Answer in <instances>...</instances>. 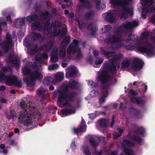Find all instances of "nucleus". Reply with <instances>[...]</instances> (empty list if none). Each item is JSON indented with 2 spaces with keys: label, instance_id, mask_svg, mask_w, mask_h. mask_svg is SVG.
I'll return each mask as SVG.
<instances>
[{
  "label": "nucleus",
  "instance_id": "1",
  "mask_svg": "<svg viewBox=\"0 0 155 155\" xmlns=\"http://www.w3.org/2000/svg\"><path fill=\"white\" fill-rule=\"evenodd\" d=\"M33 110L27 108L20 112L18 115L19 122L26 127L31 125L33 123Z\"/></svg>",
  "mask_w": 155,
  "mask_h": 155
},
{
  "label": "nucleus",
  "instance_id": "2",
  "mask_svg": "<svg viewBox=\"0 0 155 155\" xmlns=\"http://www.w3.org/2000/svg\"><path fill=\"white\" fill-rule=\"evenodd\" d=\"M138 22L136 21H134L131 22L127 21L123 23L121 26L117 27L114 28V31L116 36L121 38L123 34L126 31L131 30L134 27L138 25Z\"/></svg>",
  "mask_w": 155,
  "mask_h": 155
},
{
  "label": "nucleus",
  "instance_id": "3",
  "mask_svg": "<svg viewBox=\"0 0 155 155\" xmlns=\"http://www.w3.org/2000/svg\"><path fill=\"white\" fill-rule=\"evenodd\" d=\"M77 95L76 92L73 91L68 94L66 93L62 96L58 97V105L59 106L60 105L64 107H71V104L69 103H72L74 101Z\"/></svg>",
  "mask_w": 155,
  "mask_h": 155
},
{
  "label": "nucleus",
  "instance_id": "4",
  "mask_svg": "<svg viewBox=\"0 0 155 155\" xmlns=\"http://www.w3.org/2000/svg\"><path fill=\"white\" fill-rule=\"evenodd\" d=\"M132 0H110V2L112 5L119 6L122 7L123 10L127 15L133 14V10L131 8H127L126 5H128Z\"/></svg>",
  "mask_w": 155,
  "mask_h": 155
},
{
  "label": "nucleus",
  "instance_id": "5",
  "mask_svg": "<svg viewBox=\"0 0 155 155\" xmlns=\"http://www.w3.org/2000/svg\"><path fill=\"white\" fill-rule=\"evenodd\" d=\"M78 41L76 39H74L67 48V54H70L72 52L73 54H75L78 50L77 55V59L81 58L82 57V54L80 49L78 48Z\"/></svg>",
  "mask_w": 155,
  "mask_h": 155
},
{
  "label": "nucleus",
  "instance_id": "6",
  "mask_svg": "<svg viewBox=\"0 0 155 155\" xmlns=\"http://www.w3.org/2000/svg\"><path fill=\"white\" fill-rule=\"evenodd\" d=\"M136 48L140 52L146 53L147 56H150L153 54V46L147 41L145 42L144 45L137 46Z\"/></svg>",
  "mask_w": 155,
  "mask_h": 155
},
{
  "label": "nucleus",
  "instance_id": "7",
  "mask_svg": "<svg viewBox=\"0 0 155 155\" xmlns=\"http://www.w3.org/2000/svg\"><path fill=\"white\" fill-rule=\"evenodd\" d=\"M154 2V0H141V3L143 6H146L143 8L141 9V17L145 19L148 14L150 13V7L152 5Z\"/></svg>",
  "mask_w": 155,
  "mask_h": 155
},
{
  "label": "nucleus",
  "instance_id": "8",
  "mask_svg": "<svg viewBox=\"0 0 155 155\" xmlns=\"http://www.w3.org/2000/svg\"><path fill=\"white\" fill-rule=\"evenodd\" d=\"M30 80L29 78L27 77L25 78L23 81L28 86H32L35 84L34 81L40 78V73L38 70H35L32 72H31L29 75Z\"/></svg>",
  "mask_w": 155,
  "mask_h": 155
},
{
  "label": "nucleus",
  "instance_id": "9",
  "mask_svg": "<svg viewBox=\"0 0 155 155\" xmlns=\"http://www.w3.org/2000/svg\"><path fill=\"white\" fill-rule=\"evenodd\" d=\"M144 65L142 60L138 58L134 59L132 63L131 68L135 71H137L142 68Z\"/></svg>",
  "mask_w": 155,
  "mask_h": 155
},
{
  "label": "nucleus",
  "instance_id": "10",
  "mask_svg": "<svg viewBox=\"0 0 155 155\" xmlns=\"http://www.w3.org/2000/svg\"><path fill=\"white\" fill-rule=\"evenodd\" d=\"M110 87V85L108 84H106L102 85L101 91L103 95L99 99L100 103H103L105 101V98L107 97L108 94V90Z\"/></svg>",
  "mask_w": 155,
  "mask_h": 155
},
{
  "label": "nucleus",
  "instance_id": "11",
  "mask_svg": "<svg viewBox=\"0 0 155 155\" xmlns=\"http://www.w3.org/2000/svg\"><path fill=\"white\" fill-rule=\"evenodd\" d=\"M103 68L107 70V73L110 72L113 74H115L117 72V68L115 64H109L108 62H106L103 64Z\"/></svg>",
  "mask_w": 155,
  "mask_h": 155
},
{
  "label": "nucleus",
  "instance_id": "12",
  "mask_svg": "<svg viewBox=\"0 0 155 155\" xmlns=\"http://www.w3.org/2000/svg\"><path fill=\"white\" fill-rule=\"evenodd\" d=\"M108 76L107 70L103 68L102 71L97 77V80L101 84H103L108 81Z\"/></svg>",
  "mask_w": 155,
  "mask_h": 155
},
{
  "label": "nucleus",
  "instance_id": "13",
  "mask_svg": "<svg viewBox=\"0 0 155 155\" xmlns=\"http://www.w3.org/2000/svg\"><path fill=\"white\" fill-rule=\"evenodd\" d=\"M69 84H64L63 86V89L61 90H58L55 91L54 93V95L55 97H60L64 94H66L69 90Z\"/></svg>",
  "mask_w": 155,
  "mask_h": 155
},
{
  "label": "nucleus",
  "instance_id": "14",
  "mask_svg": "<svg viewBox=\"0 0 155 155\" xmlns=\"http://www.w3.org/2000/svg\"><path fill=\"white\" fill-rule=\"evenodd\" d=\"M80 3L77 6V11L80 12L84 10V8H89L91 7L90 2L86 0H79Z\"/></svg>",
  "mask_w": 155,
  "mask_h": 155
},
{
  "label": "nucleus",
  "instance_id": "15",
  "mask_svg": "<svg viewBox=\"0 0 155 155\" xmlns=\"http://www.w3.org/2000/svg\"><path fill=\"white\" fill-rule=\"evenodd\" d=\"M128 111L129 114L134 118L139 119L142 117L141 111L139 109L130 107L128 108Z\"/></svg>",
  "mask_w": 155,
  "mask_h": 155
},
{
  "label": "nucleus",
  "instance_id": "16",
  "mask_svg": "<svg viewBox=\"0 0 155 155\" xmlns=\"http://www.w3.org/2000/svg\"><path fill=\"white\" fill-rule=\"evenodd\" d=\"M121 37L113 35L111 37L107 38L105 40V42L107 43L114 44L121 42Z\"/></svg>",
  "mask_w": 155,
  "mask_h": 155
},
{
  "label": "nucleus",
  "instance_id": "17",
  "mask_svg": "<svg viewBox=\"0 0 155 155\" xmlns=\"http://www.w3.org/2000/svg\"><path fill=\"white\" fill-rule=\"evenodd\" d=\"M87 126L84 120L81 121L79 127L78 128H74L73 131L74 134H78L80 132L84 133L86 131Z\"/></svg>",
  "mask_w": 155,
  "mask_h": 155
},
{
  "label": "nucleus",
  "instance_id": "18",
  "mask_svg": "<svg viewBox=\"0 0 155 155\" xmlns=\"http://www.w3.org/2000/svg\"><path fill=\"white\" fill-rule=\"evenodd\" d=\"M40 15L45 17V28L44 29V33L48 35V12L47 11L44 13L41 12Z\"/></svg>",
  "mask_w": 155,
  "mask_h": 155
},
{
  "label": "nucleus",
  "instance_id": "19",
  "mask_svg": "<svg viewBox=\"0 0 155 155\" xmlns=\"http://www.w3.org/2000/svg\"><path fill=\"white\" fill-rule=\"evenodd\" d=\"M67 29L65 31L64 29H58L57 30H55L53 31L51 35V37H55L60 35L61 37H63L66 35Z\"/></svg>",
  "mask_w": 155,
  "mask_h": 155
},
{
  "label": "nucleus",
  "instance_id": "20",
  "mask_svg": "<svg viewBox=\"0 0 155 155\" xmlns=\"http://www.w3.org/2000/svg\"><path fill=\"white\" fill-rule=\"evenodd\" d=\"M3 76L4 78L3 81H5L7 85L11 86L13 85L16 77L14 75L8 77L5 75H3Z\"/></svg>",
  "mask_w": 155,
  "mask_h": 155
},
{
  "label": "nucleus",
  "instance_id": "21",
  "mask_svg": "<svg viewBox=\"0 0 155 155\" xmlns=\"http://www.w3.org/2000/svg\"><path fill=\"white\" fill-rule=\"evenodd\" d=\"M46 91L42 87L39 88L37 90V93L41 101H42L45 98V94Z\"/></svg>",
  "mask_w": 155,
  "mask_h": 155
},
{
  "label": "nucleus",
  "instance_id": "22",
  "mask_svg": "<svg viewBox=\"0 0 155 155\" xmlns=\"http://www.w3.org/2000/svg\"><path fill=\"white\" fill-rule=\"evenodd\" d=\"M106 15L105 18V20L110 23H114L116 22L115 15L112 12L107 13L106 15L105 14H104Z\"/></svg>",
  "mask_w": 155,
  "mask_h": 155
},
{
  "label": "nucleus",
  "instance_id": "23",
  "mask_svg": "<svg viewBox=\"0 0 155 155\" xmlns=\"http://www.w3.org/2000/svg\"><path fill=\"white\" fill-rule=\"evenodd\" d=\"M68 71L66 73V77H72L75 76L78 73V70L75 68H68Z\"/></svg>",
  "mask_w": 155,
  "mask_h": 155
},
{
  "label": "nucleus",
  "instance_id": "24",
  "mask_svg": "<svg viewBox=\"0 0 155 155\" xmlns=\"http://www.w3.org/2000/svg\"><path fill=\"white\" fill-rule=\"evenodd\" d=\"M8 60L9 62L15 65L16 67H19L20 63V61L17 59V58L13 55L11 54L9 56Z\"/></svg>",
  "mask_w": 155,
  "mask_h": 155
},
{
  "label": "nucleus",
  "instance_id": "25",
  "mask_svg": "<svg viewBox=\"0 0 155 155\" xmlns=\"http://www.w3.org/2000/svg\"><path fill=\"white\" fill-rule=\"evenodd\" d=\"M69 87L72 89L77 90L81 86L80 84L75 80H72L69 82Z\"/></svg>",
  "mask_w": 155,
  "mask_h": 155
},
{
  "label": "nucleus",
  "instance_id": "26",
  "mask_svg": "<svg viewBox=\"0 0 155 155\" xmlns=\"http://www.w3.org/2000/svg\"><path fill=\"white\" fill-rule=\"evenodd\" d=\"M39 18L38 15L35 13L30 15L27 16L26 18V21L28 23H30L32 22L37 20Z\"/></svg>",
  "mask_w": 155,
  "mask_h": 155
},
{
  "label": "nucleus",
  "instance_id": "27",
  "mask_svg": "<svg viewBox=\"0 0 155 155\" xmlns=\"http://www.w3.org/2000/svg\"><path fill=\"white\" fill-rule=\"evenodd\" d=\"M47 54L45 53L40 54L39 55H38L35 57V60L36 61L43 62L45 60L48 58Z\"/></svg>",
  "mask_w": 155,
  "mask_h": 155
},
{
  "label": "nucleus",
  "instance_id": "28",
  "mask_svg": "<svg viewBox=\"0 0 155 155\" xmlns=\"http://www.w3.org/2000/svg\"><path fill=\"white\" fill-rule=\"evenodd\" d=\"M137 36L135 34H129L127 38L126 39V41L127 42H130L131 43L132 42H136L138 40Z\"/></svg>",
  "mask_w": 155,
  "mask_h": 155
},
{
  "label": "nucleus",
  "instance_id": "29",
  "mask_svg": "<svg viewBox=\"0 0 155 155\" xmlns=\"http://www.w3.org/2000/svg\"><path fill=\"white\" fill-rule=\"evenodd\" d=\"M31 47L33 48H31L28 49V53L30 55H33L36 53L38 51V45L36 44H34Z\"/></svg>",
  "mask_w": 155,
  "mask_h": 155
},
{
  "label": "nucleus",
  "instance_id": "30",
  "mask_svg": "<svg viewBox=\"0 0 155 155\" xmlns=\"http://www.w3.org/2000/svg\"><path fill=\"white\" fill-rule=\"evenodd\" d=\"M87 29L90 31V35L92 36H94L97 31L96 27L91 24L87 26Z\"/></svg>",
  "mask_w": 155,
  "mask_h": 155
},
{
  "label": "nucleus",
  "instance_id": "31",
  "mask_svg": "<svg viewBox=\"0 0 155 155\" xmlns=\"http://www.w3.org/2000/svg\"><path fill=\"white\" fill-rule=\"evenodd\" d=\"M62 115L61 116L62 117H64L63 115L65 116L68 115L70 114H74L75 113V110L73 109H65L61 110V111Z\"/></svg>",
  "mask_w": 155,
  "mask_h": 155
},
{
  "label": "nucleus",
  "instance_id": "32",
  "mask_svg": "<svg viewBox=\"0 0 155 155\" xmlns=\"http://www.w3.org/2000/svg\"><path fill=\"white\" fill-rule=\"evenodd\" d=\"M54 78L56 82L59 83L64 79V75L62 73L58 72L55 75Z\"/></svg>",
  "mask_w": 155,
  "mask_h": 155
},
{
  "label": "nucleus",
  "instance_id": "33",
  "mask_svg": "<svg viewBox=\"0 0 155 155\" xmlns=\"http://www.w3.org/2000/svg\"><path fill=\"white\" fill-rule=\"evenodd\" d=\"M62 25V23L61 21L57 20L55 21L51 24V27L53 28V31L58 30L57 28H60Z\"/></svg>",
  "mask_w": 155,
  "mask_h": 155
},
{
  "label": "nucleus",
  "instance_id": "34",
  "mask_svg": "<svg viewBox=\"0 0 155 155\" xmlns=\"http://www.w3.org/2000/svg\"><path fill=\"white\" fill-rule=\"evenodd\" d=\"M101 51L106 57L108 58L113 57L114 54H115L114 52L107 51L103 48L101 49Z\"/></svg>",
  "mask_w": 155,
  "mask_h": 155
},
{
  "label": "nucleus",
  "instance_id": "35",
  "mask_svg": "<svg viewBox=\"0 0 155 155\" xmlns=\"http://www.w3.org/2000/svg\"><path fill=\"white\" fill-rule=\"evenodd\" d=\"M70 41V38L68 36L65 37L60 44V47H63L66 48L67 45Z\"/></svg>",
  "mask_w": 155,
  "mask_h": 155
},
{
  "label": "nucleus",
  "instance_id": "36",
  "mask_svg": "<svg viewBox=\"0 0 155 155\" xmlns=\"http://www.w3.org/2000/svg\"><path fill=\"white\" fill-rule=\"evenodd\" d=\"M145 130L144 128L142 127H139L137 128L134 130V132L137 134L144 136V134Z\"/></svg>",
  "mask_w": 155,
  "mask_h": 155
},
{
  "label": "nucleus",
  "instance_id": "37",
  "mask_svg": "<svg viewBox=\"0 0 155 155\" xmlns=\"http://www.w3.org/2000/svg\"><path fill=\"white\" fill-rule=\"evenodd\" d=\"M31 28L33 30L38 29V31H41L42 29V27L39 22L33 23L31 24Z\"/></svg>",
  "mask_w": 155,
  "mask_h": 155
},
{
  "label": "nucleus",
  "instance_id": "38",
  "mask_svg": "<svg viewBox=\"0 0 155 155\" xmlns=\"http://www.w3.org/2000/svg\"><path fill=\"white\" fill-rule=\"evenodd\" d=\"M58 49L56 48V52L51 55L50 61L52 63L55 62L58 60Z\"/></svg>",
  "mask_w": 155,
  "mask_h": 155
},
{
  "label": "nucleus",
  "instance_id": "39",
  "mask_svg": "<svg viewBox=\"0 0 155 155\" xmlns=\"http://www.w3.org/2000/svg\"><path fill=\"white\" fill-rule=\"evenodd\" d=\"M31 38L34 41H37L39 40L41 38V35L38 33L37 34L35 32H33L31 35Z\"/></svg>",
  "mask_w": 155,
  "mask_h": 155
},
{
  "label": "nucleus",
  "instance_id": "40",
  "mask_svg": "<svg viewBox=\"0 0 155 155\" xmlns=\"http://www.w3.org/2000/svg\"><path fill=\"white\" fill-rule=\"evenodd\" d=\"M89 141L93 148L94 149H96L97 147L98 146V143L96 140L94 138H91L89 139Z\"/></svg>",
  "mask_w": 155,
  "mask_h": 155
},
{
  "label": "nucleus",
  "instance_id": "41",
  "mask_svg": "<svg viewBox=\"0 0 155 155\" xmlns=\"http://www.w3.org/2000/svg\"><path fill=\"white\" fill-rule=\"evenodd\" d=\"M66 48L61 47L60 50L59 51V57L61 58H64L66 55Z\"/></svg>",
  "mask_w": 155,
  "mask_h": 155
},
{
  "label": "nucleus",
  "instance_id": "42",
  "mask_svg": "<svg viewBox=\"0 0 155 155\" xmlns=\"http://www.w3.org/2000/svg\"><path fill=\"white\" fill-rule=\"evenodd\" d=\"M130 137L131 139L137 142L139 144L142 142V139L139 138L138 136H136L134 135H132L130 136Z\"/></svg>",
  "mask_w": 155,
  "mask_h": 155
},
{
  "label": "nucleus",
  "instance_id": "43",
  "mask_svg": "<svg viewBox=\"0 0 155 155\" xmlns=\"http://www.w3.org/2000/svg\"><path fill=\"white\" fill-rule=\"evenodd\" d=\"M107 120L105 118H101L99 120V124L100 126L103 128L107 127Z\"/></svg>",
  "mask_w": 155,
  "mask_h": 155
},
{
  "label": "nucleus",
  "instance_id": "44",
  "mask_svg": "<svg viewBox=\"0 0 155 155\" xmlns=\"http://www.w3.org/2000/svg\"><path fill=\"white\" fill-rule=\"evenodd\" d=\"M124 45L121 43L117 44L115 45H113L111 46V48L114 50L120 49L121 48H123Z\"/></svg>",
  "mask_w": 155,
  "mask_h": 155
},
{
  "label": "nucleus",
  "instance_id": "45",
  "mask_svg": "<svg viewBox=\"0 0 155 155\" xmlns=\"http://www.w3.org/2000/svg\"><path fill=\"white\" fill-rule=\"evenodd\" d=\"M130 62L129 61L124 60L121 62V66L123 68H127L130 65Z\"/></svg>",
  "mask_w": 155,
  "mask_h": 155
},
{
  "label": "nucleus",
  "instance_id": "46",
  "mask_svg": "<svg viewBox=\"0 0 155 155\" xmlns=\"http://www.w3.org/2000/svg\"><path fill=\"white\" fill-rule=\"evenodd\" d=\"M6 115L8 119H13L15 116V112L14 111L11 110L10 112L6 113Z\"/></svg>",
  "mask_w": 155,
  "mask_h": 155
},
{
  "label": "nucleus",
  "instance_id": "47",
  "mask_svg": "<svg viewBox=\"0 0 155 155\" xmlns=\"http://www.w3.org/2000/svg\"><path fill=\"white\" fill-rule=\"evenodd\" d=\"M22 71L23 74L24 75H30V74L31 72V70L30 68H28L27 67H25L22 69Z\"/></svg>",
  "mask_w": 155,
  "mask_h": 155
},
{
  "label": "nucleus",
  "instance_id": "48",
  "mask_svg": "<svg viewBox=\"0 0 155 155\" xmlns=\"http://www.w3.org/2000/svg\"><path fill=\"white\" fill-rule=\"evenodd\" d=\"M123 142L127 145L128 146L134 147L135 146L134 143L128 140L124 139Z\"/></svg>",
  "mask_w": 155,
  "mask_h": 155
},
{
  "label": "nucleus",
  "instance_id": "49",
  "mask_svg": "<svg viewBox=\"0 0 155 155\" xmlns=\"http://www.w3.org/2000/svg\"><path fill=\"white\" fill-rule=\"evenodd\" d=\"M22 81L21 80H17V78L16 77L15 81L13 85L16 86L18 87H21Z\"/></svg>",
  "mask_w": 155,
  "mask_h": 155
},
{
  "label": "nucleus",
  "instance_id": "50",
  "mask_svg": "<svg viewBox=\"0 0 155 155\" xmlns=\"http://www.w3.org/2000/svg\"><path fill=\"white\" fill-rule=\"evenodd\" d=\"M94 15V12L93 11H90L87 13L85 14V18L87 20H89L92 18Z\"/></svg>",
  "mask_w": 155,
  "mask_h": 155
},
{
  "label": "nucleus",
  "instance_id": "51",
  "mask_svg": "<svg viewBox=\"0 0 155 155\" xmlns=\"http://www.w3.org/2000/svg\"><path fill=\"white\" fill-rule=\"evenodd\" d=\"M88 84L93 88H95L98 86V84L97 83H94L91 80L88 81Z\"/></svg>",
  "mask_w": 155,
  "mask_h": 155
},
{
  "label": "nucleus",
  "instance_id": "52",
  "mask_svg": "<svg viewBox=\"0 0 155 155\" xmlns=\"http://www.w3.org/2000/svg\"><path fill=\"white\" fill-rule=\"evenodd\" d=\"M135 48V47L134 46L131 45H124L123 47V49H125L126 50H132L134 49Z\"/></svg>",
  "mask_w": 155,
  "mask_h": 155
},
{
  "label": "nucleus",
  "instance_id": "53",
  "mask_svg": "<svg viewBox=\"0 0 155 155\" xmlns=\"http://www.w3.org/2000/svg\"><path fill=\"white\" fill-rule=\"evenodd\" d=\"M104 31H101L102 33H105L109 32L110 30L111 27L109 25H105L104 27Z\"/></svg>",
  "mask_w": 155,
  "mask_h": 155
},
{
  "label": "nucleus",
  "instance_id": "54",
  "mask_svg": "<svg viewBox=\"0 0 155 155\" xmlns=\"http://www.w3.org/2000/svg\"><path fill=\"white\" fill-rule=\"evenodd\" d=\"M30 38L28 37H27L25 40V43L24 45L25 46L29 48L31 46V43H29Z\"/></svg>",
  "mask_w": 155,
  "mask_h": 155
},
{
  "label": "nucleus",
  "instance_id": "55",
  "mask_svg": "<svg viewBox=\"0 0 155 155\" xmlns=\"http://www.w3.org/2000/svg\"><path fill=\"white\" fill-rule=\"evenodd\" d=\"M83 152L85 155H91V153L87 147H85L83 150Z\"/></svg>",
  "mask_w": 155,
  "mask_h": 155
},
{
  "label": "nucleus",
  "instance_id": "56",
  "mask_svg": "<svg viewBox=\"0 0 155 155\" xmlns=\"http://www.w3.org/2000/svg\"><path fill=\"white\" fill-rule=\"evenodd\" d=\"M104 59L100 58H97L95 61V63L96 65L100 64L103 62Z\"/></svg>",
  "mask_w": 155,
  "mask_h": 155
},
{
  "label": "nucleus",
  "instance_id": "57",
  "mask_svg": "<svg viewBox=\"0 0 155 155\" xmlns=\"http://www.w3.org/2000/svg\"><path fill=\"white\" fill-rule=\"evenodd\" d=\"M124 152L125 155H134V152L130 149L125 150Z\"/></svg>",
  "mask_w": 155,
  "mask_h": 155
},
{
  "label": "nucleus",
  "instance_id": "58",
  "mask_svg": "<svg viewBox=\"0 0 155 155\" xmlns=\"http://www.w3.org/2000/svg\"><path fill=\"white\" fill-rule=\"evenodd\" d=\"M17 21L18 22H16L19 23L20 24H21V26L24 25L25 24V19L24 18L17 19Z\"/></svg>",
  "mask_w": 155,
  "mask_h": 155
},
{
  "label": "nucleus",
  "instance_id": "59",
  "mask_svg": "<svg viewBox=\"0 0 155 155\" xmlns=\"http://www.w3.org/2000/svg\"><path fill=\"white\" fill-rule=\"evenodd\" d=\"M98 92L97 90H93L90 93V94L91 97H94L97 96L98 95Z\"/></svg>",
  "mask_w": 155,
  "mask_h": 155
},
{
  "label": "nucleus",
  "instance_id": "60",
  "mask_svg": "<svg viewBox=\"0 0 155 155\" xmlns=\"http://www.w3.org/2000/svg\"><path fill=\"white\" fill-rule=\"evenodd\" d=\"M58 65L57 64H54L49 65V70H54L58 68Z\"/></svg>",
  "mask_w": 155,
  "mask_h": 155
},
{
  "label": "nucleus",
  "instance_id": "61",
  "mask_svg": "<svg viewBox=\"0 0 155 155\" xmlns=\"http://www.w3.org/2000/svg\"><path fill=\"white\" fill-rule=\"evenodd\" d=\"M145 102V101L144 100L140 97H138L137 103L138 105H143L144 104Z\"/></svg>",
  "mask_w": 155,
  "mask_h": 155
},
{
  "label": "nucleus",
  "instance_id": "62",
  "mask_svg": "<svg viewBox=\"0 0 155 155\" xmlns=\"http://www.w3.org/2000/svg\"><path fill=\"white\" fill-rule=\"evenodd\" d=\"M123 57V55L121 53H119L117 54L116 55L114 56V58L116 59L117 60H120L121 58Z\"/></svg>",
  "mask_w": 155,
  "mask_h": 155
},
{
  "label": "nucleus",
  "instance_id": "63",
  "mask_svg": "<svg viewBox=\"0 0 155 155\" xmlns=\"http://www.w3.org/2000/svg\"><path fill=\"white\" fill-rule=\"evenodd\" d=\"M129 97L130 99V101L134 103H137V99L138 97H134L133 96H129Z\"/></svg>",
  "mask_w": 155,
  "mask_h": 155
},
{
  "label": "nucleus",
  "instance_id": "64",
  "mask_svg": "<svg viewBox=\"0 0 155 155\" xmlns=\"http://www.w3.org/2000/svg\"><path fill=\"white\" fill-rule=\"evenodd\" d=\"M20 106L21 108L24 109L26 107V104L25 101H22L20 102Z\"/></svg>",
  "mask_w": 155,
  "mask_h": 155
}]
</instances>
